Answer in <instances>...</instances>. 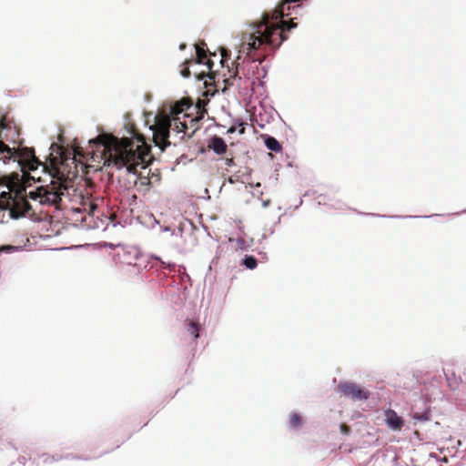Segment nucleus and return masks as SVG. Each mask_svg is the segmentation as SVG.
Instances as JSON below:
<instances>
[{
	"instance_id": "nucleus-28",
	"label": "nucleus",
	"mask_w": 466,
	"mask_h": 466,
	"mask_svg": "<svg viewBox=\"0 0 466 466\" xmlns=\"http://www.w3.org/2000/svg\"><path fill=\"white\" fill-rule=\"evenodd\" d=\"M184 47H185V45H184V44H182V45L180 46V48H184Z\"/></svg>"
},
{
	"instance_id": "nucleus-4",
	"label": "nucleus",
	"mask_w": 466,
	"mask_h": 466,
	"mask_svg": "<svg viewBox=\"0 0 466 466\" xmlns=\"http://www.w3.org/2000/svg\"><path fill=\"white\" fill-rule=\"evenodd\" d=\"M171 127L177 133L187 134V125L185 120H181L180 116L171 118L164 113L156 116L155 124L150 128L153 131V141L161 151L170 145L168 137Z\"/></svg>"
},
{
	"instance_id": "nucleus-18",
	"label": "nucleus",
	"mask_w": 466,
	"mask_h": 466,
	"mask_svg": "<svg viewBox=\"0 0 466 466\" xmlns=\"http://www.w3.org/2000/svg\"><path fill=\"white\" fill-rule=\"evenodd\" d=\"M340 431L345 434V435H348L350 431V429L348 425L346 424H341L340 425Z\"/></svg>"
},
{
	"instance_id": "nucleus-5",
	"label": "nucleus",
	"mask_w": 466,
	"mask_h": 466,
	"mask_svg": "<svg viewBox=\"0 0 466 466\" xmlns=\"http://www.w3.org/2000/svg\"><path fill=\"white\" fill-rule=\"evenodd\" d=\"M211 56L217 57V55L215 53H209L208 56L203 47L199 45L196 46V59L194 60V63L202 64L207 68V70L194 73L198 80H204L208 77L210 81L212 80L215 82L218 73L214 70V61L211 59Z\"/></svg>"
},
{
	"instance_id": "nucleus-23",
	"label": "nucleus",
	"mask_w": 466,
	"mask_h": 466,
	"mask_svg": "<svg viewBox=\"0 0 466 466\" xmlns=\"http://www.w3.org/2000/svg\"><path fill=\"white\" fill-rule=\"evenodd\" d=\"M413 418L416 420H427V417H425L424 415H418V414L414 415Z\"/></svg>"
},
{
	"instance_id": "nucleus-9",
	"label": "nucleus",
	"mask_w": 466,
	"mask_h": 466,
	"mask_svg": "<svg viewBox=\"0 0 466 466\" xmlns=\"http://www.w3.org/2000/svg\"><path fill=\"white\" fill-rule=\"evenodd\" d=\"M300 0H283L281 5L279 6V8H277L273 15H272V19H279V18H283L284 16H288L289 15V13H287V11H289L290 10V4L291 3H297V2H299Z\"/></svg>"
},
{
	"instance_id": "nucleus-15",
	"label": "nucleus",
	"mask_w": 466,
	"mask_h": 466,
	"mask_svg": "<svg viewBox=\"0 0 466 466\" xmlns=\"http://www.w3.org/2000/svg\"><path fill=\"white\" fill-rule=\"evenodd\" d=\"M243 265L248 269H254L257 268V259L252 256H246L243 259Z\"/></svg>"
},
{
	"instance_id": "nucleus-17",
	"label": "nucleus",
	"mask_w": 466,
	"mask_h": 466,
	"mask_svg": "<svg viewBox=\"0 0 466 466\" xmlns=\"http://www.w3.org/2000/svg\"><path fill=\"white\" fill-rule=\"evenodd\" d=\"M229 57V55L228 54V51L223 49L221 53V58L219 60V63L224 66L225 61Z\"/></svg>"
},
{
	"instance_id": "nucleus-21",
	"label": "nucleus",
	"mask_w": 466,
	"mask_h": 466,
	"mask_svg": "<svg viewBox=\"0 0 466 466\" xmlns=\"http://www.w3.org/2000/svg\"><path fill=\"white\" fill-rule=\"evenodd\" d=\"M447 380H448V384L449 386L454 390L456 387H457V382L456 381H451V380L449 378H447Z\"/></svg>"
},
{
	"instance_id": "nucleus-25",
	"label": "nucleus",
	"mask_w": 466,
	"mask_h": 466,
	"mask_svg": "<svg viewBox=\"0 0 466 466\" xmlns=\"http://www.w3.org/2000/svg\"><path fill=\"white\" fill-rule=\"evenodd\" d=\"M244 130H245V128L243 127H241V128L239 129V133H241V134L244 133Z\"/></svg>"
},
{
	"instance_id": "nucleus-14",
	"label": "nucleus",
	"mask_w": 466,
	"mask_h": 466,
	"mask_svg": "<svg viewBox=\"0 0 466 466\" xmlns=\"http://www.w3.org/2000/svg\"><path fill=\"white\" fill-rule=\"evenodd\" d=\"M187 331L197 339L199 337V325L194 321H188Z\"/></svg>"
},
{
	"instance_id": "nucleus-10",
	"label": "nucleus",
	"mask_w": 466,
	"mask_h": 466,
	"mask_svg": "<svg viewBox=\"0 0 466 466\" xmlns=\"http://www.w3.org/2000/svg\"><path fill=\"white\" fill-rule=\"evenodd\" d=\"M191 104H189L187 99L177 101L170 106V113L168 116L171 118L179 116V115L182 114L187 108H189Z\"/></svg>"
},
{
	"instance_id": "nucleus-12",
	"label": "nucleus",
	"mask_w": 466,
	"mask_h": 466,
	"mask_svg": "<svg viewBox=\"0 0 466 466\" xmlns=\"http://www.w3.org/2000/svg\"><path fill=\"white\" fill-rule=\"evenodd\" d=\"M289 424L291 428H299L302 424V418L299 413L292 412L289 414Z\"/></svg>"
},
{
	"instance_id": "nucleus-1",
	"label": "nucleus",
	"mask_w": 466,
	"mask_h": 466,
	"mask_svg": "<svg viewBox=\"0 0 466 466\" xmlns=\"http://www.w3.org/2000/svg\"><path fill=\"white\" fill-rule=\"evenodd\" d=\"M142 142L141 146L135 147L131 138L123 137L118 139L110 134H101L89 141L90 147L99 149L104 164L107 166H115L117 168L126 167L129 173L136 174L137 167L145 168L151 160L150 148L145 144L142 136L137 137Z\"/></svg>"
},
{
	"instance_id": "nucleus-20",
	"label": "nucleus",
	"mask_w": 466,
	"mask_h": 466,
	"mask_svg": "<svg viewBox=\"0 0 466 466\" xmlns=\"http://www.w3.org/2000/svg\"><path fill=\"white\" fill-rule=\"evenodd\" d=\"M225 163H226V166H228V167H232L235 165V161H234L233 157L226 158Z\"/></svg>"
},
{
	"instance_id": "nucleus-16",
	"label": "nucleus",
	"mask_w": 466,
	"mask_h": 466,
	"mask_svg": "<svg viewBox=\"0 0 466 466\" xmlns=\"http://www.w3.org/2000/svg\"><path fill=\"white\" fill-rule=\"evenodd\" d=\"M193 62V60H186L184 62V65L186 66L185 68H183L180 72L181 76L183 77H189L190 76V70L188 66Z\"/></svg>"
},
{
	"instance_id": "nucleus-27",
	"label": "nucleus",
	"mask_w": 466,
	"mask_h": 466,
	"mask_svg": "<svg viewBox=\"0 0 466 466\" xmlns=\"http://www.w3.org/2000/svg\"><path fill=\"white\" fill-rule=\"evenodd\" d=\"M188 116L187 114L183 115V118L187 117Z\"/></svg>"
},
{
	"instance_id": "nucleus-3",
	"label": "nucleus",
	"mask_w": 466,
	"mask_h": 466,
	"mask_svg": "<svg viewBox=\"0 0 466 466\" xmlns=\"http://www.w3.org/2000/svg\"><path fill=\"white\" fill-rule=\"evenodd\" d=\"M13 159L14 161H17L23 167H26L29 170H35L38 167H43L44 170L48 169V173L51 176V172L53 171V167H58L61 163H66V173L69 170H76V176L73 178L72 182L77 178L78 170L77 166L76 164L75 157L73 158H62L59 163H56V160L52 161L50 167H48L46 163L41 162L35 155L34 148L30 147H22V148H11L7 146L4 141L0 140V160L4 163H6L8 160ZM75 187V186L73 185Z\"/></svg>"
},
{
	"instance_id": "nucleus-6",
	"label": "nucleus",
	"mask_w": 466,
	"mask_h": 466,
	"mask_svg": "<svg viewBox=\"0 0 466 466\" xmlns=\"http://www.w3.org/2000/svg\"><path fill=\"white\" fill-rule=\"evenodd\" d=\"M339 390L352 400H365L370 398V391L354 382H341L338 386Z\"/></svg>"
},
{
	"instance_id": "nucleus-19",
	"label": "nucleus",
	"mask_w": 466,
	"mask_h": 466,
	"mask_svg": "<svg viewBox=\"0 0 466 466\" xmlns=\"http://www.w3.org/2000/svg\"><path fill=\"white\" fill-rule=\"evenodd\" d=\"M5 120H6L5 116H2L0 118V129H5L7 127V124H6Z\"/></svg>"
},
{
	"instance_id": "nucleus-11",
	"label": "nucleus",
	"mask_w": 466,
	"mask_h": 466,
	"mask_svg": "<svg viewBox=\"0 0 466 466\" xmlns=\"http://www.w3.org/2000/svg\"><path fill=\"white\" fill-rule=\"evenodd\" d=\"M266 147L274 151V152H280L282 149L281 145L279 142L273 137H268L265 140Z\"/></svg>"
},
{
	"instance_id": "nucleus-2",
	"label": "nucleus",
	"mask_w": 466,
	"mask_h": 466,
	"mask_svg": "<svg viewBox=\"0 0 466 466\" xmlns=\"http://www.w3.org/2000/svg\"><path fill=\"white\" fill-rule=\"evenodd\" d=\"M297 24L290 19L281 20L278 24L269 23V16L264 14L262 20L251 25L250 31L243 35L241 48L247 52L252 61L260 63L266 56L267 49H277L288 39L287 32L295 28Z\"/></svg>"
},
{
	"instance_id": "nucleus-13",
	"label": "nucleus",
	"mask_w": 466,
	"mask_h": 466,
	"mask_svg": "<svg viewBox=\"0 0 466 466\" xmlns=\"http://www.w3.org/2000/svg\"><path fill=\"white\" fill-rule=\"evenodd\" d=\"M241 59L240 56H238L235 61L236 63V70L234 71V74L231 77H228V78H226L224 79V83H225V87L224 89L229 87V86H233V81H232V78H235L237 76V74H238V67H239V60Z\"/></svg>"
},
{
	"instance_id": "nucleus-8",
	"label": "nucleus",
	"mask_w": 466,
	"mask_h": 466,
	"mask_svg": "<svg viewBox=\"0 0 466 466\" xmlns=\"http://www.w3.org/2000/svg\"><path fill=\"white\" fill-rule=\"evenodd\" d=\"M208 147L218 155L226 153L228 148L226 142L218 136H214L209 139Z\"/></svg>"
},
{
	"instance_id": "nucleus-7",
	"label": "nucleus",
	"mask_w": 466,
	"mask_h": 466,
	"mask_svg": "<svg viewBox=\"0 0 466 466\" xmlns=\"http://www.w3.org/2000/svg\"><path fill=\"white\" fill-rule=\"evenodd\" d=\"M384 420L386 425L394 431H400L404 426V420L397 412L391 409L384 410Z\"/></svg>"
},
{
	"instance_id": "nucleus-26",
	"label": "nucleus",
	"mask_w": 466,
	"mask_h": 466,
	"mask_svg": "<svg viewBox=\"0 0 466 466\" xmlns=\"http://www.w3.org/2000/svg\"><path fill=\"white\" fill-rule=\"evenodd\" d=\"M205 85H206V86H208V85H210V84L208 82V80H205Z\"/></svg>"
},
{
	"instance_id": "nucleus-24",
	"label": "nucleus",
	"mask_w": 466,
	"mask_h": 466,
	"mask_svg": "<svg viewBox=\"0 0 466 466\" xmlns=\"http://www.w3.org/2000/svg\"><path fill=\"white\" fill-rule=\"evenodd\" d=\"M236 131V127L232 126L228 129V133H234Z\"/></svg>"
},
{
	"instance_id": "nucleus-22",
	"label": "nucleus",
	"mask_w": 466,
	"mask_h": 466,
	"mask_svg": "<svg viewBox=\"0 0 466 466\" xmlns=\"http://www.w3.org/2000/svg\"><path fill=\"white\" fill-rule=\"evenodd\" d=\"M161 265L163 268H174L175 265L174 264H170V263H166L164 261H161Z\"/></svg>"
}]
</instances>
